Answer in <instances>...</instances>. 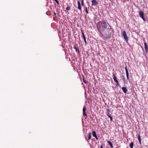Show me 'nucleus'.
I'll list each match as a JSON object with an SVG mask.
<instances>
[{
	"instance_id": "obj_23",
	"label": "nucleus",
	"mask_w": 148,
	"mask_h": 148,
	"mask_svg": "<svg viewBox=\"0 0 148 148\" xmlns=\"http://www.w3.org/2000/svg\"><path fill=\"white\" fill-rule=\"evenodd\" d=\"M125 71H126V73H128V69L126 67H125Z\"/></svg>"
},
{
	"instance_id": "obj_25",
	"label": "nucleus",
	"mask_w": 148,
	"mask_h": 148,
	"mask_svg": "<svg viewBox=\"0 0 148 148\" xmlns=\"http://www.w3.org/2000/svg\"><path fill=\"white\" fill-rule=\"evenodd\" d=\"M123 81H124V82H125V78L124 77H123Z\"/></svg>"
},
{
	"instance_id": "obj_34",
	"label": "nucleus",
	"mask_w": 148,
	"mask_h": 148,
	"mask_svg": "<svg viewBox=\"0 0 148 148\" xmlns=\"http://www.w3.org/2000/svg\"><path fill=\"white\" fill-rule=\"evenodd\" d=\"M56 2L58 0H54Z\"/></svg>"
},
{
	"instance_id": "obj_27",
	"label": "nucleus",
	"mask_w": 148,
	"mask_h": 148,
	"mask_svg": "<svg viewBox=\"0 0 148 148\" xmlns=\"http://www.w3.org/2000/svg\"><path fill=\"white\" fill-rule=\"evenodd\" d=\"M56 3H57V4L58 5L59 4V2L58 0L57 1H56Z\"/></svg>"
},
{
	"instance_id": "obj_3",
	"label": "nucleus",
	"mask_w": 148,
	"mask_h": 148,
	"mask_svg": "<svg viewBox=\"0 0 148 148\" xmlns=\"http://www.w3.org/2000/svg\"><path fill=\"white\" fill-rule=\"evenodd\" d=\"M139 15L140 17L144 21H145V19L144 17V13L142 11H140L139 12Z\"/></svg>"
},
{
	"instance_id": "obj_33",
	"label": "nucleus",
	"mask_w": 148,
	"mask_h": 148,
	"mask_svg": "<svg viewBox=\"0 0 148 148\" xmlns=\"http://www.w3.org/2000/svg\"><path fill=\"white\" fill-rule=\"evenodd\" d=\"M54 14L55 15H56V13L54 12Z\"/></svg>"
},
{
	"instance_id": "obj_12",
	"label": "nucleus",
	"mask_w": 148,
	"mask_h": 148,
	"mask_svg": "<svg viewBox=\"0 0 148 148\" xmlns=\"http://www.w3.org/2000/svg\"><path fill=\"white\" fill-rule=\"evenodd\" d=\"M74 48L75 49V51L76 52H78V53H79V49L78 48H77L76 47L74 46Z\"/></svg>"
},
{
	"instance_id": "obj_28",
	"label": "nucleus",
	"mask_w": 148,
	"mask_h": 148,
	"mask_svg": "<svg viewBox=\"0 0 148 148\" xmlns=\"http://www.w3.org/2000/svg\"><path fill=\"white\" fill-rule=\"evenodd\" d=\"M56 3H57V4L58 5L59 4V2L58 0L57 1H56Z\"/></svg>"
},
{
	"instance_id": "obj_18",
	"label": "nucleus",
	"mask_w": 148,
	"mask_h": 148,
	"mask_svg": "<svg viewBox=\"0 0 148 148\" xmlns=\"http://www.w3.org/2000/svg\"><path fill=\"white\" fill-rule=\"evenodd\" d=\"M91 133H89L88 134V139L89 140L91 139Z\"/></svg>"
},
{
	"instance_id": "obj_19",
	"label": "nucleus",
	"mask_w": 148,
	"mask_h": 148,
	"mask_svg": "<svg viewBox=\"0 0 148 148\" xmlns=\"http://www.w3.org/2000/svg\"><path fill=\"white\" fill-rule=\"evenodd\" d=\"M126 76L127 77V79H129V73H126Z\"/></svg>"
},
{
	"instance_id": "obj_2",
	"label": "nucleus",
	"mask_w": 148,
	"mask_h": 148,
	"mask_svg": "<svg viewBox=\"0 0 148 148\" xmlns=\"http://www.w3.org/2000/svg\"><path fill=\"white\" fill-rule=\"evenodd\" d=\"M123 36L124 39L126 42H128V38L127 36V34L125 31H124L123 32Z\"/></svg>"
},
{
	"instance_id": "obj_30",
	"label": "nucleus",
	"mask_w": 148,
	"mask_h": 148,
	"mask_svg": "<svg viewBox=\"0 0 148 148\" xmlns=\"http://www.w3.org/2000/svg\"><path fill=\"white\" fill-rule=\"evenodd\" d=\"M100 148H103V147L102 145H101V146Z\"/></svg>"
},
{
	"instance_id": "obj_7",
	"label": "nucleus",
	"mask_w": 148,
	"mask_h": 148,
	"mask_svg": "<svg viewBox=\"0 0 148 148\" xmlns=\"http://www.w3.org/2000/svg\"><path fill=\"white\" fill-rule=\"evenodd\" d=\"M92 5H96L97 4V3L95 0H93L92 1Z\"/></svg>"
},
{
	"instance_id": "obj_17",
	"label": "nucleus",
	"mask_w": 148,
	"mask_h": 148,
	"mask_svg": "<svg viewBox=\"0 0 148 148\" xmlns=\"http://www.w3.org/2000/svg\"><path fill=\"white\" fill-rule=\"evenodd\" d=\"M100 23H98L97 25V27L98 28V29H101V26L100 25Z\"/></svg>"
},
{
	"instance_id": "obj_11",
	"label": "nucleus",
	"mask_w": 148,
	"mask_h": 148,
	"mask_svg": "<svg viewBox=\"0 0 148 148\" xmlns=\"http://www.w3.org/2000/svg\"><path fill=\"white\" fill-rule=\"evenodd\" d=\"M82 34L83 39L84 40L85 43H86V38L83 32H82Z\"/></svg>"
},
{
	"instance_id": "obj_13",
	"label": "nucleus",
	"mask_w": 148,
	"mask_h": 148,
	"mask_svg": "<svg viewBox=\"0 0 148 148\" xmlns=\"http://www.w3.org/2000/svg\"><path fill=\"white\" fill-rule=\"evenodd\" d=\"M138 139L139 140L140 144H141V138H140V137L139 134V135H138Z\"/></svg>"
},
{
	"instance_id": "obj_14",
	"label": "nucleus",
	"mask_w": 148,
	"mask_h": 148,
	"mask_svg": "<svg viewBox=\"0 0 148 148\" xmlns=\"http://www.w3.org/2000/svg\"><path fill=\"white\" fill-rule=\"evenodd\" d=\"M108 143L109 144V145H110V147L112 148L113 147V145H112V142H110V141H108Z\"/></svg>"
},
{
	"instance_id": "obj_22",
	"label": "nucleus",
	"mask_w": 148,
	"mask_h": 148,
	"mask_svg": "<svg viewBox=\"0 0 148 148\" xmlns=\"http://www.w3.org/2000/svg\"><path fill=\"white\" fill-rule=\"evenodd\" d=\"M85 11L86 13H88V11L87 10V7H86L85 8Z\"/></svg>"
},
{
	"instance_id": "obj_4",
	"label": "nucleus",
	"mask_w": 148,
	"mask_h": 148,
	"mask_svg": "<svg viewBox=\"0 0 148 148\" xmlns=\"http://www.w3.org/2000/svg\"><path fill=\"white\" fill-rule=\"evenodd\" d=\"M104 36L106 38H110L111 36V34L109 33L108 34H104Z\"/></svg>"
},
{
	"instance_id": "obj_20",
	"label": "nucleus",
	"mask_w": 148,
	"mask_h": 148,
	"mask_svg": "<svg viewBox=\"0 0 148 148\" xmlns=\"http://www.w3.org/2000/svg\"><path fill=\"white\" fill-rule=\"evenodd\" d=\"M71 7L70 6H68L66 8V9L67 10H71Z\"/></svg>"
},
{
	"instance_id": "obj_24",
	"label": "nucleus",
	"mask_w": 148,
	"mask_h": 148,
	"mask_svg": "<svg viewBox=\"0 0 148 148\" xmlns=\"http://www.w3.org/2000/svg\"><path fill=\"white\" fill-rule=\"evenodd\" d=\"M81 3H82V5H83L84 4V0H81Z\"/></svg>"
},
{
	"instance_id": "obj_29",
	"label": "nucleus",
	"mask_w": 148,
	"mask_h": 148,
	"mask_svg": "<svg viewBox=\"0 0 148 148\" xmlns=\"http://www.w3.org/2000/svg\"><path fill=\"white\" fill-rule=\"evenodd\" d=\"M56 3H57V4L58 5L59 4V2L58 0L57 1H56Z\"/></svg>"
},
{
	"instance_id": "obj_5",
	"label": "nucleus",
	"mask_w": 148,
	"mask_h": 148,
	"mask_svg": "<svg viewBox=\"0 0 148 148\" xmlns=\"http://www.w3.org/2000/svg\"><path fill=\"white\" fill-rule=\"evenodd\" d=\"M122 89L125 93H126L128 91L127 88L125 87H122Z\"/></svg>"
},
{
	"instance_id": "obj_35",
	"label": "nucleus",
	"mask_w": 148,
	"mask_h": 148,
	"mask_svg": "<svg viewBox=\"0 0 148 148\" xmlns=\"http://www.w3.org/2000/svg\"><path fill=\"white\" fill-rule=\"evenodd\" d=\"M110 30H111V28L110 29Z\"/></svg>"
},
{
	"instance_id": "obj_6",
	"label": "nucleus",
	"mask_w": 148,
	"mask_h": 148,
	"mask_svg": "<svg viewBox=\"0 0 148 148\" xmlns=\"http://www.w3.org/2000/svg\"><path fill=\"white\" fill-rule=\"evenodd\" d=\"M113 79L114 81L116 83V84H118V81L117 79L114 74H113Z\"/></svg>"
},
{
	"instance_id": "obj_15",
	"label": "nucleus",
	"mask_w": 148,
	"mask_h": 148,
	"mask_svg": "<svg viewBox=\"0 0 148 148\" xmlns=\"http://www.w3.org/2000/svg\"><path fill=\"white\" fill-rule=\"evenodd\" d=\"M92 136L94 137H96V132L95 131H93L92 132Z\"/></svg>"
},
{
	"instance_id": "obj_31",
	"label": "nucleus",
	"mask_w": 148,
	"mask_h": 148,
	"mask_svg": "<svg viewBox=\"0 0 148 148\" xmlns=\"http://www.w3.org/2000/svg\"><path fill=\"white\" fill-rule=\"evenodd\" d=\"M95 137L96 138V139H97V140L98 139V138H97V136H96V137Z\"/></svg>"
},
{
	"instance_id": "obj_21",
	"label": "nucleus",
	"mask_w": 148,
	"mask_h": 148,
	"mask_svg": "<svg viewBox=\"0 0 148 148\" xmlns=\"http://www.w3.org/2000/svg\"><path fill=\"white\" fill-rule=\"evenodd\" d=\"M108 116L110 118V120L111 121H112V117L110 116V115H108Z\"/></svg>"
},
{
	"instance_id": "obj_9",
	"label": "nucleus",
	"mask_w": 148,
	"mask_h": 148,
	"mask_svg": "<svg viewBox=\"0 0 148 148\" xmlns=\"http://www.w3.org/2000/svg\"><path fill=\"white\" fill-rule=\"evenodd\" d=\"M86 110V108L85 107H84L83 108V115L84 116H87V115L85 113V111Z\"/></svg>"
},
{
	"instance_id": "obj_1",
	"label": "nucleus",
	"mask_w": 148,
	"mask_h": 148,
	"mask_svg": "<svg viewBox=\"0 0 148 148\" xmlns=\"http://www.w3.org/2000/svg\"><path fill=\"white\" fill-rule=\"evenodd\" d=\"M101 25L102 28L104 29L107 28L108 26L107 23L104 21L101 22Z\"/></svg>"
},
{
	"instance_id": "obj_16",
	"label": "nucleus",
	"mask_w": 148,
	"mask_h": 148,
	"mask_svg": "<svg viewBox=\"0 0 148 148\" xmlns=\"http://www.w3.org/2000/svg\"><path fill=\"white\" fill-rule=\"evenodd\" d=\"M134 145V143L132 142H131L130 145V146L131 148H133Z\"/></svg>"
},
{
	"instance_id": "obj_32",
	"label": "nucleus",
	"mask_w": 148,
	"mask_h": 148,
	"mask_svg": "<svg viewBox=\"0 0 148 148\" xmlns=\"http://www.w3.org/2000/svg\"><path fill=\"white\" fill-rule=\"evenodd\" d=\"M119 83H118V84H116V86H117L119 85Z\"/></svg>"
},
{
	"instance_id": "obj_8",
	"label": "nucleus",
	"mask_w": 148,
	"mask_h": 148,
	"mask_svg": "<svg viewBox=\"0 0 148 148\" xmlns=\"http://www.w3.org/2000/svg\"><path fill=\"white\" fill-rule=\"evenodd\" d=\"M77 4H78V9H79V10H81L82 8H81V7L80 3L79 1H77Z\"/></svg>"
},
{
	"instance_id": "obj_10",
	"label": "nucleus",
	"mask_w": 148,
	"mask_h": 148,
	"mask_svg": "<svg viewBox=\"0 0 148 148\" xmlns=\"http://www.w3.org/2000/svg\"><path fill=\"white\" fill-rule=\"evenodd\" d=\"M145 49L146 52L147 51L148 47L146 43L145 42L144 43Z\"/></svg>"
},
{
	"instance_id": "obj_26",
	"label": "nucleus",
	"mask_w": 148,
	"mask_h": 148,
	"mask_svg": "<svg viewBox=\"0 0 148 148\" xmlns=\"http://www.w3.org/2000/svg\"><path fill=\"white\" fill-rule=\"evenodd\" d=\"M83 82H84V83H86V84L87 82H86V80H84V79H83Z\"/></svg>"
}]
</instances>
